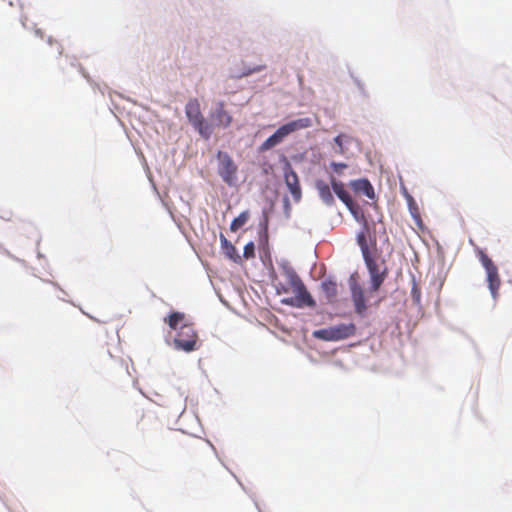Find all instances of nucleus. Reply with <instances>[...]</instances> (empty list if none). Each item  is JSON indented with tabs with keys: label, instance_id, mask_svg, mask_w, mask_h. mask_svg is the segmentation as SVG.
Segmentation results:
<instances>
[{
	"label": "nucleus",
	"instance_id": "nucleus-22",
	"mask_svg": "<svg viewBox=\"0 0 512 512\" xmlns=\"http://www.w3.org/2000/svg\"><path fill=\"white\" fill-rule=\"evenodd\" d=\"M346 136L343 135V134H340L338 136L335 137L334 141L335 143L337 144L338 146V150L337 152L340 153V154H343L344 153V148H343V139L345 138Z\"/></svg>",
	"mask_w": 512,
	"mask_h": 512
},
{
	"label": "nucleus",
	"instance_id": "nucleus-20",
	"mask_svg": "<svg viewBox=\"0 0 512 512\" xmlns=\"http://www.w3.org/2000/svg\"><path fill=\"white\" fill-rule=\"evenodd\" d=\"M264 68H265V66H263V65H259V66L253 67V68H248V69H245L242 72L236 74L235 77L236 78L246 77V76H249V75H251L253 73L260 72Z\"/></svg>",
	"mask_w": 512,
	"mask_h": 512
},
{
	"label": "nucleus",
	"instance_id": "nucleus-13",
	"mask_svg": "<svg viewBox=\"0 0 512 512\" xmlns=\"http://www.w3.org/2000/svg\"><path fill=\"white\" fill-rule=\"evenodd\" d=\"M284 276L286 279V284L282 285L278 289V293H289L294 290L295 287H297V284L300 285L303 282L295 270L291 268L285 270Z\"/></svg>",
	"mask_w": 512,
	"mask_h": 512
},
{
	"label": "nucleus",
	"instance_id": "nucleus-7",
	"mask_svg": "<svg viewBox=\"0 0 512 512\" xmlns=\"http://www.w3.org/2000/svg\"><path fill=\"white\" fill-rule=\"evenodd\" d=\"M217 159L219 161L218 173L220 177L229 186L234 185L237 180L238 168L232 157L226 152L219 151Z\"/></svg>",
	"mask_w": 512,
	"mask_h": 512
},
{
	"label": "nucleus",
	"instance_id": "nucleus-15",
	"mask_svg": "<svg viewBox=\"0 0 512 512\" xmlns=\"http://www.w3.org/2000/svg\"><path fill=\"white\" fill-rule=\"evenodd\" d=\"M351 187L356 191L363 193L368 198L373 199L375 196L374 188L367 179H358L351 182Z\"/></svg>",
	"mask_w": 512,
	"mask_h": 512
},
{
	"label": "nucleus",
	"instance_id": "nucleus-18",
	"mask_svg": "<svg viewBox=\"0 0 512 512\" xmlns=\"http://www.w3.org/2000/svg\"><path fill=\"white\" fill-rule=\"evenodd\" d=\"M357 243L361 249L362 256L366 257L371 255L368 242H367V232L361 231L357 234Z\"/></svg>",
	"mask_w": 512,
	"mask_h": 512
},
{
	"label": "nucleus",
	"instance_id": "nucleus-2",
	"mask_svg": "<svg viewBox=\"0 0 512 512\" xmlns=\"http://www.w3.org/2000/svg\"><path fill=\"white\" fill-rule=\"evenodd\" d=\"M312 125V121L310 118H300L291 122H288L281 127H279L274 134L268 137L261 144V151H267L280 144L285 137L290 135L291 133L309 128Z\"/></svg>",
	"mask_w": 512,
	"mask_h": 512
},
{
	"label": "nucleus",
	"instance_id": "nucleus-17",
	"mask_svg": "<svg viewBox=\"0 0 512 512\" xmlns=\"http://www.w3.org/2000/svg\"><path fill=\"white\" fill-rule=\"evenodd\" d=\"M322 291L324 292L327 300L329 302H332L335 300L338 290H337V284L334 281H324L321 284Z\"/></svg>",
	"mask_w": 512,
	"mask_h": 512
},
{
	"label": "nucleus",
	"instance_id": "nucleus-11",
	"mask_svg": "<svg viewBox=\"0 0 512 512\" xmlns=\"http://www.w3.org/2000/svg\"><path fill=\"white\" fill-rule=\"evenodd\" d=\"M330 183L333 191L338 196V198L346 205V207L351 211V213L356 217L357 220V211L354 207V202L349 194V192L345 189L344 184L337 180L335 177L331 176Z\"/></svg>",
	"mask_w": 512,
	"mask_h": 512
},
{
	"label": "nucleus",
	"instance_id": "nucleus-8",
	"mask_svg": "<svg viewBox=\"0 0 512 512\" xmlns=\"http://www.w3.org/2000/svg\"><path fill=\"white\" fill-rule=\"evenodd\" d=\"M291 292L294 294V296L282 299L283 304L297 308H302L304 306H315L316 303L310 293L307 291L303 282L300 285L297 284V287H295Z\"/></svg>",
	"mask_w": 512,
	"mask_h": 512
},
{
	"label": "nucleus",
	"instance_id": "nucleus-14",
	"mask_svg": "<svg viewBox=\"0 0 512 512\" xmlns=\"http://www.w3.org/2000/svg\"><path fill=\"white\" fill-rule=\"evenodd\" d=\"M315 187L318 191L320 199L327 205L332 206L335 202L330 186L323 180H317Z\"/></svg>",
	"mask_w": 512,
	"mask_h": 512
},
{
	"label": "nucleus",
	"instance_id": "nucleus-27",
	"mask_svg": "<svg viewBox=\"0 0 512 512\" xmlns=\"http://www.w3.org/2000/svg\"><path fill=\"white\" fill-rule=\"evenodd\" d=\"M362 220H363V223H364L365 228H367V221L364 219V217H363V216H362Z\"/></svg>",
	"mask_w": 512,
	"mask_h": 512
},
{
	"label": "nucleus",
	"instance_id": "nucleus-4",
	"mask_svg": "<svg viewBox=\"0 0 512 512\" xmlns=\"http://www.w3.org/2000/svg\"><path fill=\"white\" fill-rule=\"evenodd\" d=\"M356 327L353 323H341L333 327L315 330L313 337L324 341H340L353 336Z\"/></svg>",
	"mask_w": 512,
	"mask_h": 512
},
{
	"label": "nucleus",
	"instance_id": "nucleus-19",
	"mask_svg": "<svg viewBox=\"0 0 512 512\" xmlns=\"http://www.w3.org/2000/svg\"><path fill=\"white\" fill-rule=\"evenodd\" d=\"M249 219V213L248 211H244L240 213L238 217L233 219V221L230 224V230L233 232H236L238 229H240L242 226L246 224V222Z\"/></svg>",
	"mask_w": 512,
	"mask_h": 512
},
{
	"label": "nucleus",
	"instance_id": "nucleus-23",
	"mask_svg": "<svg viewBox=\"0 0 512 512\" xmlns=\"http://www.w3.org/2000/svg\"><path fill=\"white\" fill-rule=\"evenodd\" d=\"M331 167L332 169L334 170V172L338 173V174H341L342 171L347 168V164L345 163H337V162H332L331 163Z\"/></svg>",
	"mask_w": 512,
	"mask_h": 512
},
{
	"label": "nucleus",
	"instance_id": "nucleus-10",
	"mask_svg": "<svg viewBox=\"0 0 512 512\" xmlns=\"http://www.w3.org/2000/svg\"><path fill=\"white\" fill-rule=\"evenodd\" d=\"M210 118L213 125L219 128H228L233 122V117L225 108V103L223 101H219L216 104L215 109L210 114Z\"/></svg>",
	"mask_w": 512,
	"mask_h": 512
},
{
	"label": "nucleus",
	"instance_id": "nucleus-25",
	"mask_svg": "<svg viewBox=\"0 0 512 512\" xmlns=\"http://www.w3.org/2000/svg\"><path fill=\"white\" fill-rule=\"evenodd\" d=\"M411 214H412V217L414 218L415 220V223L418 225V226H422V219L420 217V214L418 212V209L417 208H413L411 209Z\"/></svg>",
	"mask_w": 512,
	"mask_h": 512
},
{
	"label": "nucleus",
	"instance_id": "nucleus-5",
	"mask_svg": "<svg viewBox=\"0 0 512 512\" xmlns=\"http://www.w3.org/2000/svg\"><path fill=\"white\" fill-rule=\"evenodd\" d=\"M477 256L482 266L486 270L487 283L490 293L493 299L496 300L498 298L499 288L501 286V279L498 273V268L483 250L479 249L477 251Z\"/></svg>",
	"mask_w": 512,
	"mask_h": 512
},
{
	"label": "nucleus",
	"instance_id": "nucleus-16",
	"mask_svg": "<svg viewBox=\"0 0 512 512\" xmlns=\"http://www.w3.org/2000/svg\"><path fill=\"white\" fill-rule=\"evenodd\" d=\"M220 241L225 255L234 262H239L241 257L238 255L235 246L229 242L223 234L220 235Z\"/></svg>",
	"mask_w": 512,
	"mask_h": 512
},
{
	"label": "nucleus",
	"instance_id": "nucleus-24",
	"mask_svg": "<svg viewBox=\"0 0 512 512\" xmlns=\"http://www.w3.org/2000/svg\"><path fill=\"white\" fill-rule=\"evenodd\" d=\"M147 412L146 409H144L143 407H139L135 410V414H136V418L138 421H142L145 416L147 415Z\"/></svg>",
	"mask_w": 512,
	"mask_h": 512
},
{
	"label": "nucleus",
	"instance_id": "nucleus-3",
	"mask_svg": "<svg viewBox=\"0 0 512 512\" xmlns=\"http://www.w3.org/2000/svg\"><path fill=\"white\" fill-rule=\"evenodd\" d=\"M185 114L190 124L203 138L209 139L211 137L212 129L204 120L198 99H189L185 106Z\"/></svg>",
	"mask_w": 512,
	"mask_h": 512
},
{
	"label": "nucleus",
	"instance_id": "nucleus-9",
	"mask_svg": "<svg viewBox=\"0 0 512 512\" xmlns=\"http://www.w3.org/2000/svg\"><path fill=\"white\" fill-rule=\"evenodd\" d=\"M366 267L368 269L370 280H371V291L376 292L379 290L385 278L387 277L388 270L384 268L380 270L379 265L372 257V255L363 257Z\"/></svg>",
	"mask_w": 512,
	"mask_h": 512
},
{
	"label": "nucleus",
	"instance_id": "nucleus-12",
	"mask_svg": "<svg viewBox=\"0 0 512 512\" xmlns=\"http://www.w3.org/2000/svg\"><path fill=\"white\" fill-rule=\"evenodd\" d=\"M284 179H285L286 186L288 187L294 201H296V202L300 201V199L302 197V190H301L299 178H298L296 172L291 168L290 165H288L285 168Z\"/></svg>",
	"mask_w": 512,
	"mask_h": 512
},
{
	"label": "nucleus",
	"instance_id": "nucleus-6",
	"mask_svg": "<svg viewBox=\"0 0 512 512\" xmlns=\"http://www.w3.org/2000/svg\"><path fill=\"white\" fill-rule=\"evenodd\" d=\"M349 288L351 292V299L354 304L355 313L360 317H364L367 311V304L365 292L359 282V275L353 273L349 278Z\"/></svg>",
	"mask_w": 512,
	"mask_h": 512
},
{
	"label": "nucleus",
	"instance_id": "nucleus-26",
	"mask_svg": "<svg viewBox=\"0 0 512 512\" xmlns=\"http://www.w3.org/2000/svg\"><path fill=\"white\" fill-rule=\"evenodd\" d=\"M167 441H168V442H170V443H174V442H175V443H176V444H178L180 447L184 448V445H183L182 441H180V440L176 439V437H175L174 435H169V436L167 437Z\"/></svg>",
	"mask_w": 512,
	"mask_h": 512
},
{
	"label": "nucleus",
	"instance_id": "nucleus-21",
	"mask_svg": "<svg viewBox=\"0 0 512 512\" xmlns=\"http://www.w3.org/2000/svg\"><path fill=\"white\" fill-rule=\"evenodd\" d=\"M243 255L246 259L253 258L255 256V246L253 242H249L245 245Z\"/></svg>",
	"mask_w": 512,
	"mask_h": 512
},
{
	"label": "nucleus",
	"instance_id": "nucleus-1",
	"mask_svg": "<svg viewBox=\"0 0 512 512\" xmlns=\"http://www.w3.org/2000/svg\"><path fill=\"white\" fill-rule=\"evenodd\" d=\"M165 323L170 329L178 330L174 338V346L178 350L192 352L198 349V334L192 323L185 322V314L181 312H172Z\"/></svg>",
	"mask_w": 512,
	"mask_h": 512
}]
</instances>
